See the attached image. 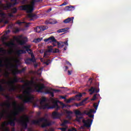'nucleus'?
<instances>
[{"instance_id": "obj_20", "label": "nucleus", "mask_w": 131, "mask_h": 131, "mask_svg": "<svg viewBox=\"0 0 131 131\" xmlns=\"http://www.w3.org/2000/svg\"><path fill=\"white\" fill-rule=\"evenodd\" d=\"M28 53L29 54V55H31V58L30 59H32V61H33V62L35 63L36 62V60L35 59V56H34V54H33V52L32 51Z\"/></svg>"}, {"instance_id": "obj_25", "label": "nucleus", "mask_w": 131, "mask_h": 131, "mask_svg": "<svg viewBox=\"0 0 131 131\" xmlns=\"http://www.w3.org/2000/svg\"><path fill=\"white\" fill-rule=\"evenodd\" d=\"M69 29V28H66L63 29H60L57 30L58 33H61V32H65Z\"/></svg>"}, {"instance_id": "obj_8", "label": "nucleus", "mask_w": 131, "mask_h": 131, "mask_svg": "<svg viewBox=\"0 0 131 131\" xmlns=\"http://www.w3.org/2000/svg\"><path fill=\"white\" fill-rule=\"evenodd\" d=\"M12 3H8L6 4H3L2 5V8L3 10H9L11 7H14L15 5H17V0H11Z\"/></svg>"}, {"instance_id": "obj_4", "label": "nucleus", "mask_w": 131, "mask_h": 131, "mask_svg": "<svg viewBox=\"0 0 131 131\" xmlns=\"http://www.w3.org/2000/svg\"><path fill=\"white\" fill-rule=\"evenodd\" d=\"M33 90L31 88V87H28L27 90L24 91L23 94L26 95L25 96L26 99L24 100V102L25 103H33V101H34V97L30 94L31 92H32Z\"/></svg>"}, {"instance_id": "obj_17", "label": "nucleus", "mask_w": 131, "mask_h": 131, "mask_svg": "<svg viewBox=\"0 0 131 131\" xmlns=\"http://www.w3.org/2000/svg\"><path fill=\"white\" fill-rule=\"evenodd\" d=\"M74 19V17H69L66 18V19L63 20V23L65 24H67L68 23H73V20Z\"/></svg>"}, {"instance_id": "obj_27", "label": "nucleus", "mask_w": 131, "mask_h": 131, "mask_svg": "<svg viewBox=\"0 0 131 131\" xmlns=\"http://www.w3.org/2000/svg\"><path fill=\"white\" fill-rule=\"evenodd\" d=\"M44 89H45V84H41L38 90H37V92L38 93H40V92H41V91H42V90Z\"/></svg>"}, {"instance_id": "obj_60", "label": "nucleus", "mask_w": 131, "mask_h": 131, "mask_svg": "<svg viewBox=\"0 0 131 131\" xmlns=\"http://www.w3.org/2000/svg\"><path fill=\"white\" fill-rule=\"evenodd\" d=\"M13 14H14V13H9V17H14V15H13Z\"/></svg>"}, {"instance_id": "obj_62", "label": "nucleus", "mask_w": 131, "mask_h": 131, "mask_svg": "<svg viewBox=\"0 0 131 131\" xmlns=\"http://www.w3.org/2000/svg\"><path fill=\"white\" fill-rule=\"evenodd\" d=\"M6 62H8L9 63V64H10V59H8V58H7L6 59Z\"/></svg>"}, {"instance_id": "obj_22", "label": "nucleus", "mask_w": 131, "mask_h": 131, "mask_svg": "<svg viewBox=\"0 0 131 131\" xmlns=\"http://www.w3.org/2000/svg\"><path fill=\"white\" fill-rule=\"evenodd\" d=\"M81 97H82V93H79L75 96V100H77V101H80V100H81Z\"/></svg>"}, {"instance_id": "obj_31", "label": "nucleus", "mask_w": 131, "mask_h": 131, "mask_svg": "<svg viewBox=\"0 0 131 131\" xmlns=\"http://www.w3.org/2000/svg\"><path fill=\"white\" fill-rule=\"evenodd\" d=\"M28 13L29 14L28 15V17L29 18H34V17H36V14H33V13H32V12Z\"/></svg>"}, {"instance_id": "obj_59", "label": "nucleus", "mask_w": 131, "mask_h": 131, "mask_svg": "<svg viewBox=\"0 0 131 131\" xmlns=\"http://www.w3.org/2000/svg\"><path fill=\"white\" fill-rule=\"evenodd\" d=\"M50 95H51L52 98H54V97L55 96V95H54V92H53L51 93Z\"/></svg>"}, {"instance_id": "obj_54", "label": "nucleus", "mask_w": 131, "mask_h": 131, "mask_svg": "<svg viewBox=\"0 0 131 131\" xmlns=\"http://www.w3.org/2000/svg\"><path fill=\"white\" fill-rule=\"evenodd\" d=\"M52 92H51V91L50 90H47L46 92V94H48L49 95H50Z\"/></svg>"}, {"instance_id": "obj_41", "label": "nucleus", "mask_w": 131, "mask_h": 131, "mask_svg": "<svg viewBox=\"0 0 131 131\" xmlns=\"http://www.w3.org/2000/svg\"><path fill=\"white\" fill-rule=\"evenodd\" d=\"M60 52V50L58 49H53V53L54 54H56L57 53H59Z\"/></svg>"}, {"instance_id": "obj_53", "label": "nucleus", "mask_w": 131, "mask_h": 131, "mask_svg": "<svg viewBox=\"0 0 131 131\" xmlns=\"http://www.w3.org/2000/svg\"><path fill=\"white\" fill-rule=\"evenodd\" d=\"M67 5V3H66V2H63V4H62L61 5H60V7H62L63 6H66Z\"/></svg>"}, {"instance_id": "obj_57", "label": "nucleus", "mask_w": 131, "mask_h": 131, "mask_svg": "<svg viewBox=\"0 0 131 131\" xmlns=\"http://www.w3.org/2000/svg\"><path fill=\"white\" fill-rule=\"evenodd\" d=\"M66 64H67V65H69L70 66H72V64H71V63L68 61H66Z\"/></svg>"}, {"instance_id": "obj_38", "label": "nucleus", "mask_w": 131, "mask_h": 131, "mask_svg": "<svg viewBox=\"0 0 131 131\" xmlns=\"http://www.w3.org/2000/svg\"><path fill=\"white\" fill-rule=\"evenodd\" d=\"M19 45H20V46H23V45H25V40H20L18 41Z\"/></svg>"}, {"instance_id": "obj_28", "label": "nucleus", "mask_w": 131, "mask_h": 131, "mask_svg": "<svg viewBox=\"0 0 131 131\" xmlns=\"http://www.w3.org/2000/svg\"><path fill=\"white\" fill-rule=\"evenodd\" d=\"M5 46H6V47H8V48H11L12 46H15V43L13 42L5 43Z\"/></svg>"}, {"instance_id": "obj_58", "label": "nucleus", "mask_w": 131, "mask_h": 131, "mask_svg": "<svg viewBox=\"0 0 131 131\" xmlns=\"http://www.w3.org/2000/svg\"><path fill=\"white\" fill-rule=\"evenodd\" d=\"M88 100H89V97H86L85 99H84L82 101L85 103L86 101H88Z\"/></svg>"}, {"instance_id": "obj_43", "label": "nucleus", "mask_w": 131, "mask_h": 131, "mask_svg": "<svg viewBox=\"0 0 131 131\" xmlns=\"http://www.w3.org/2000/svg\"><path fill=\"white\" fill-rule=\"evenodd\" d=\"M5 91V88L3 87V85L0 84V92H4Z\"/></svg>"}, {"instance_id": "obj_15", "label": "nucleus", "mask_w": 131, "mask_h": 131, "mask_svg": "<svg viewBox=\"0 0 131 131\" xmlns=\"http://www.w3.org/2000/svg\"><path fill=\"white\" fill-rule=\"evenodd\" d=\"M92 113H96V110H95L94 108L90 109L89 112H88L87 113H86L85 112H84V114L89 116L90 118H94V115H91Z\"/></svg>"}, {"instance_id": "obj_51", "label": "nucleus", "mask_w": 131, "mask_h": 131, "mask_svg": "<svg viewBox=\"0 0 131 131\" xmlns=\"http://www.w3.org/2000/svg\"><path fill=\"white\" fill-rule=\"evenodd\" d=\"M0 67H4V64H3V60L0 59Z\"/></svg>"}, {"instance_id": "obj_24", "label": "nucleus", "mask_w": 131, "mask_h": 131, "mask_svg": "<svg viewBox=\"0 0 131 131\" xmlns=\"http://www.w3.org/2000/svg\"><path fill=\"white\" fill-rule=\"evenodd\" d=\"M73 9H74V6H68L65 7L64 10L65 11H72Z\"/></svg>"}, {"instance_id": "obj_5", "label": "nucleus", "mask_w": 131, "mask_h": 131, "mask_svg": "<svg viewBox=\"0 0 131 131\" xmlns=\"http://www.w3.org/2000/svg\"><path fill=\"white\" fill-rule=\"evenodd\" d=\"M34 5H35V3L33 1H32L31 5H21L19 6V9L21 11H27V13H32L33 12V10H34Z\"/></svg>"}, {"instance_id": "obj_63", "label": "nucleus", "mask_w": 131, "mask_h": 131, "mask_svg": "<svg viewBox=\"0 0 131 131\" xmlns=\"http://www.w3.org/2000/svg\"><path fill=\"white\" fill-rule=\"evenodd\" d=\"M64 123H65L66 124H67V123H68V122H69V121L68 120H64L63 121Z\"/></svg>"}, {"instance_id": "obj_21", "label": "nucleus", "mask_w": 131, "mask_h": 131, "mask_svg": "<svg viewBox=\"0 0 131 131\" xmlns=\"http://www.w3.org/2000/svg\"><path fill=\"white\" fill-rule=\"evenodd\" d=\"M25 63L27 65H30L31 63H34L32 59H31L30 58H28L25 60Z\"/></svg>"}, {"instance_id": "obj_23", "label": "nucleus", "mask_w": 131, "mask_h": 131, "mask_svg": "<svg viewBox=\"0 0 131 131\" xmlns=\"http://www.w3.org/2000/svg\"><path fill=\"white\" fill-rule=\"evenodd\" d=\"M56 43L57 44L58 48H59V49H62V48L64 47V42L62 41H60V42L57 41Z\"/></svg>"}, {"instance_id": "obj_34", "label": "nucleus", "mask_w": 131, "mask_h": 131, "mask_svg": "<svg viewBox=\"0 0 131 131\" xmlns=\"http://www.w3.org/2000/svg\"><path fill=\"white\" fill-rule=\"evenodd\" d=\"M49 50L48 52L49 53H54V49H53V46H51L48 47Z\"/></svg>"}, {"instance_id": "obj_37", "label": "nucleus", "mask_w": 131, "mask_h": 131, "mask_svg": "<svg viewBox=\"0 0 131 131\" xmlns=\"http://www.w3.org/2000/svg\"><path fill=\"white\" fill-rule=\"evenodd\" d=\"M93 106L95 108V110H98V107H99V103H94L93 104Z\"/></svg>"}, {"instance_id": "obj_56", "label": "nucleus", "mask_w": 131, "mask_h": 131, "mask_svg": "<svg viewBox=\"0 0 131 131\" xmlns=\"http://www.w3.org/2000/svg\"><path fill=\"white\" fill-rule=\"evenodd\" d=\"M60 98L61 99H63V100H66V96H60Z\"/></svg>"}, {"instance_id": "obj_9", "label": "nucleus", "mask_w": 131, "mask_h": 131, "mask_svg": "<svg viewBox=\"0 0 131 131\" xmlns=\"http://www.w3.org/2000/svg\"><path fill=\"white\" fill-rule=\"evenodd\" d=\"M75 114L76 115V120L77 121V122H81V119L83 118V117H82L83 114L79 110H76L75 111Z\"/></svg>"}, {"instance_id": "obj_50", "label": "nucleus", "mask_w": 131, "mask_h": 131, "mask_svg": "<svg viewBox=\"0 0 131 131\" xmlns=\"http://www.w3.org/2000/svg\"><path fill=\"white\" fill-rule=\"evenodd\" d=\"M58 129H61V131H66L67 128L66 127L59 128Z\"/></svg>"}, {"instance_id": "obj_36", "label": "nucleus", "mask_w": 131, "mask_h": 131, "mask_svg": "<svg viewBox=\"0 0 131 131\" xmlns=\"http://www.w3.org/2000/svg\"><path fill=\"white\" fill-rule=\"evenodd\" d=\"M32 124H39V121L38 120H34L32 121Z\"/></svg>"}, {"instance_id": "obj_44", "label": "nucleus", "mask_w": 131, "mask_h": 131, "mask_svg": "<svg viewBox=\"0 0 131 131\" xmlns=\"http://www.w3.org/2000/svg\"><path fill=\"white\" fill-rule=\"evenodd\" d=\"M97 94H95L93 96V98L91 99V101H95L96 99H97Z\"/></svg>"}, {"instance_id": "obj_48", "label": "nucleus", "mask_w": 131, "mask_h": 131, "mask_svg": "<svg viewBox=\"0 0 131 131\" xmlns=\"http://www.w3.org/2000/svg\"><path fill=\"white\" fill-rule=\"evenodd\" d=\"M9 122H10V121H9L8 122H4L3 125H6V126H7V125H9V124L10 125V123H9Z\"/></svg>"}, {"instance_id": "obj_61", "label": "nucleus", "mask_w": 131, "mask_h": 131, "mask_svg": "<svg viewBox=\"0 0 131 131\" xmlns=\"http://www.w3.org/2000/svg\"><path fill=\"white\" fill-rule=\"evenodd\" d=\"M12 104L13 106H15V107L17 106V102H16V101H14Z\"/></svg>"}, {"instance_id": "obj_64", "label": "nucleus", "mask_w": 131, "mask_h": 131, "mask_svg": "<svg viewBox=\"0 0 131 131\" xmlns=\"http://www.w3.org/2000/svg\"><path fill=\"white\" fill-rule=\"evenodd\" d=\"M49 131H55V129H54L53 128H51Z\"/></svg>"}, {"instance_id": "obj_33", "label": "nucleus", "mask_w": 131, "mask_h": 131, "mask_svg": "<svg viewBox=\"0 0 131 131\" xmlns=\"http://www.w3.org/2000/svg\"><path fill=\"white\" fill-rule=\"evenodd\" d=\"M41 40H42V38H36L33 40V42H35V43H37V42H39V41H41Z\"/></svg>"}, {"instance_id": "obj_1", "label": "nucleus", "mask_w": 131, "mask_h": 131, "mask_svg": "<svg viewBox=\"0 0 131 131\" xmlns=\"http://www.w3.org/2000/svg\"><path fill=\"white\" fill-rule=\"evenodd\" d=\"M47 101V98L46 97H43L42 98L40 102V109H54V108H56V111H58L59 109H60V107L58 105V103H59V101L56 100L54 99H52V103L53 105L50 106V105L48 103H46L45 105H43V103Z\"/></svg>"}, {"instance_id": "obj_35", "label": "nucleus", "mask_w": 131, "mask_h": 131, "mask_svg": "<svg viewBox=\"0 0 131 131\" xmlns=\"http://www.w3.org/2000/svg\"><path fill=\"white\" fill-rule=\"evenodd\" d=\"M17 11L18 10H17V8H16V7H14V8L11 9V13L12 14H16V13H17Z\"/></svg>"}, {"instance_id": "obj_26", "label": "nucleus", "mask_w": 131, "mask_h": 131, "mask_svg": "<svg viewBox=\"0 0 131 131\" xmlns=\"http://www.w3.org/2000/svg\"><path fill=\"white\" fill-rule=\"evenodd\" d=\"M31 48V46L30 45L26 46L24 47V49H25L26 51L28 53H29V52L32 51V50L30 49Z\"/></svg>"}, {"instance_id": "obj_46", "label": "nucleus", "mask_w": 131, "mask_h": 131, "mask_svg": "<svg viewBox=\"0 0 131 131\" xmlns=\"http://www.w3.org/2000/svg\"><path fill=\"white\" fill-rule=\"evenodd\" d=\"M17 98H18V99H19V100H23V95H18L17 96Z\"/></svg>"}, {"instance_id": "obj_29", "label": "nucleus", "mask_w": 131, "mask_h": 131, "mask_svg": "<svg viewBox=\"0 0 131 131\" xmlns=\"http://www.w3.org/2000/svg\"><path fill=\"white\" fill-rule=\"evenodd\" d=\"M84 102H83V100L79 102V103H76V107H80L81 106H84Z\"/></svg>"}, {"instance_id": "obj_13", "label": "nucleus", "mask_w": 131, "mask_h": 131, "mask_svg": "<svg viewBox=\"0 0 131 131\" xmlns=\"http://www.w3.org/2000/svg\"><path fill=\"white\" fill-rule=\"evenodd\" d=\"M48 29L49 27L47 26H41L36 28V32L40 33V32H42V31H45V30H47Z\"/></svg>"}, {"instance_id": "obj_55", "label": "nucleus", "mask_w": 131, "mask_h": 131, "mask_svg": "<svg viewBox=\"0 0 131 131\" xmlns=\"http://www.w3.org/2000/svg\"><path fill=\"white\" fill-rule=\"evenodd\" d=\"M68 131H77V130L75 128H73L71 129H69Z\"/></svg>"}, {"instance_id": "obj_30", "label": "nucleus", "mask_w": 131, "mask_h": 131, "mask_svg": "<svg viewBox=\"0 0 131 131\" xmlns=\"http://www.w3.org/2000/svg\"><path fill=\"white\" fill-rule=\"evenodd\" d=\"M84 102H83V100L79 102V103H76V107H80L81 106H84Z\"/></svg>"}, {"instance_id": "obj_45", "label": "nucleus", "mask_w": 131, "mask_h": 131, "mask_svg": "<svg viewBox=\"0 0 131 131\" xmlns=\"http://www.w3.org/2000/svg\"><path fill=\"white\" fill-rule=\"evenodd\" d=\"M5 116V114H4V113H0V120H2V118H3V117H4Z\"/></svg>"}, {"instance_id": "obj_40", "label": "nucleus", "mask_w": 131, "mask_h": 131, "mask_svg": "<svg viewBox=\"0 0 131 131\" xmlns=\"http://www.w3.org/2000/svg\"><path fill=\"white\" fill-rule=\"evenodd\" d=\"M24 23H26V21H20V20L16 21V24L18 25H21V24H23Z\"/></svg>"}, {"instance_id": "obj_12", "label": "nucleus", "mask_w": 131, "mask_h": 131, "mask_svg": "<svg viewBox=\"0 0 131 131\" xmlns=\"http://www.w3.org/2000/svg\"><path fill=\"white\" fill-rule=\"evenodd\" d=\"M24 110H25V107H24V105L19 106L17 108V111L13 112L12 114L14 116H17V115H19L20 112H23Z\"/></svg>"}, {"instance_id": "obj_16", "label": "nucleus", "mask_w": 131, "mask_h": 131, "mask_svg": "<svg viewBox=\"0 0 131 131\" xmlns=\"http://www.w3.org/2000/svg\"><path fill=\"white\" fill-rule=\"evenodd\" d=\"M89 92H90V95H93L94 93H99L100 92V89H97L95 87H91V89L89 90Z\"/></svg>"}, {"instance_id": "obj_32", "label": "nucleus", "mask_w": 131, "mask_h": 131, "mask_svg": "<svg viewBox=\"0 0 131 131\" xmlns=\"http://www.w3.org/2000/svg\"><path fill=\"white\" fill-rule=\"evenodd\" d=\"M35 83V82L33 80L28 81V82L26 83L27 85H33Z\"/></svg>"}, {"instance_id": "obj_39", "label": "nucleus", "mask_w": 131, "mask_h": 131, "mask_svg": "<svg viewBox=\"0 0 131 131\" xmlns=\"http://www.w3.org/2000/svg\"><path fill=\"white\" fill-rule=\"evenodd\" d=\"M4 97L6 98V99H7V100H8V101H11V96L7 95H5Z\"/></svg>"}, {"instance_id": "obj_42", "label": "nucleus", "mask_w": 131, "mask_h": 131, "mask_svg": "<svg viewBox=\"0 0 131 131\" xmlns=\"http://www.w3.org/2000/svg\"><path fill=\"white\" fill-rule=\"evenodd\" d=\"M51 91H52L53 92H55V93H59V92H61L60 90L53 89H51Z\"/></svg>"}, {"instance_id": "obj_6", "label": "nucleus", "mask_w": 131, "mask_h": 131, "mask_svg": "<svg viewBox=\"0 0 131 131\" xmlns=\"http://www.w3.org/2000/svg\"><path fill=\"white\" fill-rule=\"evenodd\" d=\"M38 121H39V124L40 122H42V121H45V122L43 123L41 125V127L42 128L47 127V126H51L52 125V123H51V122L48 121V120L45 118H40L39 119V120H38Z\"/></svg>"}, {"instance_id": "obj_3", "label": "nucleus", "mask_w": 131, "mask_h": 131, "mask_svg": "<svg viewBox=\"0 0 131 131\" xmlns=\"http://www.w3.org/2000/svg\"><path fill=\"white\" fill-rule=\"evenodd\" d=\"M21 78H18V77L15 76V78L13 79V80L10 81L9 82H5V79H2V80L1 81L2 83L3 84H7L9 85V92H15L16 91V86L14 84L15 83L19 82V80H21Z\"/></svg>"}, {"instance_id": "obj_52", "label": "nucleus", "mask_w": 131, "mask_h": 131, "mask_svg": "<svg viewBox=\"0 0 131 131\" xmlns=\"http://www.w3.org/2000/svg\"><path fill=\"white\" fill-rule=\"evenodd\" d=\"M54 23H52V21H46L45 22V24H54Z\"/></svg>"}, {"instance_id": "obj_10", "label": "nucleus", "mask_w": 131, "mask_h": 131, "mask_svg": "<svg viewBox=\"0 0 131 131\" xmlns=\"http://www.w3.org/2000/svg\"><path fill=\"white\" fill-rule=\"evenodd\" d=\"M44 41H45V42H48V43H50V42H54V43L53 44V47H56V46H57L56 45V43H57V40L55 38L54 36H51L48 38L45 39Z\"/></svg>"}, {"instance_id": "obj_47", "label": "nucleus", "mask_w": 131, "mask_h": 131, "mask_svg": "<svg viewBox=\"0 0 131 131\" xmlns=\"http://www.w3.org/2000/svg\"><path fill=\"white\" fill-rule=\"evenodd\" d=\"M25 24H26V25H25V27L26 28H27L28 27H29V25H30V24H31V23H26H26H25Z\"/></svg>"}, {"instance_id": "obj_2", "label": "nucleus", "mask_w": 131, "mask_h": 131, "mask_svg": "<svg viewBox=\"0 0 131 131\" xmlns=\"http://www.w3.org/2000/svg\"><path fill=\"white\" fill-rule=\"evenodd\" d=\"M26 120L18 119L16 117H13V119L10 118L9 123L11 126H15L16 125V122H18L21 124L23 127L26 129L28 125H27V122H29V117L28 116H25Z\"/></svg>"}, {"instance_id": "obj_19", "label": "nucleus", "mask_w": 131, "mask_h": 131, "mask_svg": "<svg viewBox=\"0 0 131 131\" xmlns=\"http://www.w3.org/2000/svg\"><path fill=\"white\" fill-rule=\"evenodd\" d=\"M1 106H2V107H4V106H6L7 108L10 109V108H11V102H10V101L7 100V103L2 104Z\"/></svg>"}, {"instance_id": "obj_11", "label": "nucleus", "mask_w": 131, "mask_h": 131, "mask_svg": "<svg viewBox=\"0 0 131 131\" xmlns=\"http://www.w3.org/2000/svg\"><path fill=\"white\" fill-rule=\"evenodd\" d=\"M83 123H84V126L87 127L88 128H90L91 126H92V124L93 123V120L91 119H88L86 120H83Z\"/></svg>"}, {"instance_id": "obj_49", "label": "nucleus", "mask_w": 131, "mask_h": 131, "mask_svg": "<svg viewBox=\"0 0 131 131\" xmlns=\"http://www.w3.org/2000/svg\"><path fill=\"white\" fill-rule=\"evenodd\" d=\"M73 100H74V98L69 99L67 100V103H71V101H73Z\"/></svg>"}, {"instance_id": "obj_14", "label": "nucleus", "mask_w": 131, "mask_h": 131, "mask_svg": "<svg viewBox=\"0 0 131 131\" xmlns=\"http://www.w3.org/2000/svg\"><path fill=\"white\" fill-rule=\"evenodd\" d=\"M52 118L53 119H60L61 117V114L57 112L56 111H54L52 113Z\"/></svg>"}, {"instance_id": "obj_7", "label": "nucleus", "mask_w": 131, "mask_h": 131, "mask_svg": "<svg viewBox=\"0 0 131 131\" xmlns=\"http://www.w3.org/2000/svg\"><path fill=\"white\" fill-rule=\"evenodd\" d=\"M11 68H15L16 70L13 71L12 73L13 75H16V74H20L23 73L25 71V68H23L21 70H18V65L11 64Z\"/></svg>"}, {"instance_id": "obj_18", "label": "nucleus", "mask_w": 131, "mask_h": 131, "mask_svg": "<svg viewBox=\"0 0 131 131\" xmlns=\"http://www.w3.org/2000/svg\"><path fill=\"white\" fill-rule=\"evenodd\" d=\"M16 54L18 57H20L22 54H26V51L24 50H17L16 52Z\"/></svg>"}]
</instances>
